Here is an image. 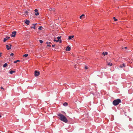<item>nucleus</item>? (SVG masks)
Segmentation results:
<instances>
[{
  "mask_svg": "<svg viewBox=\"0 0 133 133\" xmlns=\"http://www.w3.org/2000/svg\"><path fill=\"white\" fill-rule=\"evenodd\" d=\"M46 44H48V42H47L46 43Z\"/></svg>",
  "mask_w": 133,
  "mask_h": 133,
  "instance_id": "obj_38",
  "label": "nucleus"
},
{
  "mask_svg": "<svg viewBox=\"0 0 133 133\" xmlns=\"http://www.w3.org/2000/svg\"><path fill=\"white\" fill-rule=\"evenodd\" d=\"M2 53L1 52L0 53V57H1L2 56Z\"/></svg>",
  "mask_w": 133,
  "mask_h": 133,
  "instance_id": "obj_32",
  "label": "nucleus"
},
{
  "mask_svg": "<svg viewBox=\"0 0 133 133\" xmlns=\"http://www.w3.org/2000/svg\"><path fill=\"white\" fill-rule=\"evenodd\" d=\"M28 54H25L23 55V57H26L28 56Z\"/></svg>",
  "mask_w": 133,
  "mask_h": 133,
  "instance_id": "obj_21",
  "label": "nucleus"
},
{
  "mask_svg": "<svg viewBox=\"0 0 133 133\" xmlns=\"http://www.w3.org/2000/svg\"><path fill=\"white\" fill-rule=\"evenodd\" d=\"M55 46V44H54V45H52V47H54Z\"/></svg>",
  "mask_w": 133,
  "mask_h": 133,
  "instance_id": "obj_34",
  "label": "nucleus"
},
{
  "mask_svg": "<svg viewBox=\"0 0 133 133\" xmlns=\"http://www.w3.org/2000/svg\"><path fill=\"white\" fill-rule=\"evenodd\" d=\"M108 65L109 66H111L112 65V63H110H110H109L108 64Z\"/></svg>",
  "mask_w": 133,
  "mask_h": 133,
  "instance_id": "obj_22",
  "label": "nucleus"
},
{
  "mask_svg": "<svg viewBox=\"0 0 133 133\" xmlns=\"http://www.w3.org/2000/svg\"><path fill=\"white\" fill-rule=\"evenodd\" d=\"M71 49V48L68 46L66 48V51H70Z\"/></svg>",
  "mask_w": 133,
  "mask_h": 133,
  "instance_id": "obj_8",
  "label": "nucleus"
},
{
  "mask_svg": "<svg viewBox=\"0 0 133 133\" xmlns=\"http://www.w3.org/2000/svg\"><path fill=\"white\" fill-rule=\"evenodd\" d=\"M1 117V116L0 115V118Z\"/></svg>",
  "mask_w": 133,
  "mask_h": 133,
  "instance_id": "obj_40",
  "label": "nucleus"
},
{
  "mask_svg": "<svg viewBox=\"0 0 133 133\" xmlns=\"http://www.w3.org/2000/svg\"><path fill=\"white\" fill-rule=\"evenodd\" d=\"M113 18L114 19V20L115 21H117V19L115 17H113Z\"/></svg>",
  "mask_w": 133,
  "mask_h": 133,
  "instance_id": "obj_23",
  "label": "nucleus"
},
{
  "mask_svg": "<svg viewBox=\"0 0 133 133\" xmlns=\"http://www.w3.org/2000/svg\"><path fill=\"white\" fill-rule=\"evenodd\" d=\"M42 28L43 27L42 26H40L39 27L38 29L39 30H41Z\"/></svg>",
  "mask_w": 133,
  "mask_h": 133,
  "instance_id": "obj_25",
  "label": "nucleus"
},
{
  "mask_svg": "<svg viewBox=\"0 0 133 133\" xmlns=\"http://www.w3.org/2000/svg\"><path fill=\"white\" fill-rule=\"evenodd\" d=\"M39 14V13L38 12H37L36 13L35 15L36 16H37Z\"/></svg>",
  "mask_w": 133,
  "mask_h": 133,
  "instance_id": "obj_24",
  "label": "nucleus"
},
{
  "mask_svg": "<svg viewBox=\"0 0 133 133\" xmlns=\"http://www.w3.org/2000/svg\"><path fill=\"white\" fill-rule=\"evenodd\" d=\"M36 24H37L36 23V24H32V25H34V26H31L30 27V28H31V29L33 28L34 29H35V25H36Z\"/></svg>",
  "mask_w": 133,
  "mask_h": 133,
  "instance_id": "obj_9",
  "label": "nucleus"
},
{
  "mask_svg": "<svg viewBox=\"0 0 133 133\" xmlns=\"http://www.w3.org/2000/svg\"><path fill=\"white\" fill-rule=\"evenodd\" d=\"M74 35H72L71 36H69L68 39V40H70L72 39V38H73L74 37Z\"/></svg>",
  "mask_w": 133,
  "mask_h": 133,
  "instance_id": "obj_11",
  "label": "nucleus"
},
{
  "mask_svg": "<svg viewBox=\"0 0 133 133\" xmlns=\"http://www.w3.org/2000/svg\"><path fill=\"white\" fill-rule=\"evenodd\" d=\"M8 65V64L6 63H5L3 65V67H6V66H7Z\"/></svg>",
  "mask_w": 133,
  "mask_h": 133,
  "instance_id": "obj_16",
  "label": "nucleus"
},
{
  "mask_svg": "<svg viewBox=\"0 0 133 133\" xmlns=\"http://www.w3.org/2000/svg\"><path fill=\"white\" fill-rule=\"evenodd\" d=\"M129 128L131 129V130L133 131V126H132L129 125Z\"/></svg>",
  "mask_w": 133,
  "mask_h": 133,
  "instance_id": "obj_13",
  "label": "nucleus"
},
{
  "mask_svg": "<svg viewBox=\"0 0 133 133\" xmlns=\"http://www.w3.org/2000/svg\"><path fill=\"white\" fill-rule=\"evenodd\" d=\"M20 62V61L19 60H17L15 61H14V63H16L17 62Z\"/></svg>",
  "mask_w": 133,
  "mask_h": 133,
  "instance_id": "obj_19",
  "label": "nucleus"
},
{
  "mask_svg": "<svg viewBox=\"0 0 133 133\" xmlns=\"http://www.w3.org/2000/svg\"><path fill=\"white\" fill-rule=\"evenodd\" d=\"M129 120L130 121H131V118H129Z\"/></svg>",
  "mask_w": 133,
  "mask_h": 133,
  "instance_id": "obj_36",
  "label": "nucleus"
},
{
  "mask_svg": "<svg viewBox=\"0 0 133 133\" xmlns=\"http://www.w3.org/2000/svg\"><path fill=\"white\" fill-rule=\"evenodd\" d=\"M51 43V42H48V44H49L50 45Z\"/></svg>",
  "mask_w": 133,
  "mask_h": 133,
  "instance_id": "obj_37",
  "label": "nucleus"
},
{
  "mask_svg": "<svg viewBox=\"0 0 133 133\" xmlns=\"http://www.w3.org/2000/svg\"><path fill=\"white\" fill-rule=\"evenodd\" d=\"M85 15L84 14H83L80 16L79 17L81 19L84 18L85 17Z\"/></svg>",
  "mask_w": 133,
  "mask_h": 133,
  "instance_id": "obj_14",
  "label": "nucleus"
},
{
  "mask_svg": "<svg viewBox=\"0 0 133 133\" xmlns=\"http://www.w3.org/2000/svg\"><path fill=\"white\" fill-rule=\"evenodd\" d=\"M9 45L10 46L8 45H6V48L8 50H9L11 49V46H12V45L11 44H9Z\"/></svg>",
  "mask_w": 133,
  "mask_h": 133,
  "instance_id": "obj_4",
  "label": "nucleus"
},
{
  "mask_svg": "<svg viewBox=\"0 0 133 133\" xmlns=\"http://www.w3.org/2000/svg\"><path fill=\"white\" fill-rule=\"evenodd\" d=\"M40 72L39 71H35V76L36 77L37 76L39 75Z\"/></svg>",
  "mask_w": 133,
  "mask_h": 133,
  "instance_id": "obj_3",
  "label": "nucleus"
},
{
  "mask_svg": "<svg viewBox=\"0 0 133 133\" xmlns=\"http://www.w3.org/2000/svg\"><path fill=\"white\" fill-rule=\"evenodd\" d=\"M1 89H3L4 90V89L3 87H1Z\"/></svg>",
  "mask_w": 133,
  "mask_h": 133,
  "instance_id": "obj_33",
  "label": "nucleus"
},
{
  "mask_svg": "<svg viewBox=\"0 0 133 133\" xmlns=\"http://www.w3.org/2000/svg\"><path fill=\"white\" fill-rule=\"evenodd\" d=\"M57 115L58 116L57 117L59 119L65 123H67L68 120L66 117L64 115L61 113L58 114Z\"/></svg>",
  "mask_w": 133,
  "mask_h": 133,
  "instance_id": "obj_1",
  "label": "nucleus"
},
{
  "mask_svg": "<svg viewBox=\"0 0 133 133\" xmlns=\"http://www.w3.org/2000/svg\"><path fill=\"white\" fill-rule=\"evenodd\" d=\"M47 46H48L49 47H51V45L49 44V45H47Z\"/></svg>",
  "mask_w": 133,
  "mask_h": 133,
  "instance_id": "obj_30",
  "label": "nucleus"
},
{
  "mask_svg": "<svg viewBox=\"0 0 133 133\" xmlns=\"http://www.w3.org/2000/svg\"><path fill=\"white\" fill-rule=\"evenodd\" d=\"M125 49H127V48L126 47H125Z\"/></svg>",
  "mask_w": 133,
  "mask_h": 133,
  "instance_id": "obj_39",
  "label": "nucleus"
},
{
  "mask_svg": "<svg viewBox=\"0 0 133 133\" xmlns=\"http://www.w3.org/2000/svg\"><path fill=\"white\" fill-rule=\"evenodd\" d=\"M59 41V43H62V40L61 39Z\"/></svg>",
  "mask_w": 133,
  "mask_h": 133,
  "instance_id": "obj_29",
  "label": "nucleus"
},
{
  "mask_svg": "<svg viewBox=\"0 0 133 133\" xmlns=\"http://www.w3.org/2000/svg\"><path fill=\"white\" fill-rule=\"evenodd\" d=\"M14 55V54L13 53H11L10 54L11 56H13Z\"/></svg>",
  "mask_w": 133,
  "mask_h": 133,
  "instance_id": "obj_28",
  "label": "nucleus"
},
{
  "mask_svg": "<svg viewBox=\"0 0 133 133\" xmlns=\"http://www.w3.org/2000/svg\"><path fill=\"white\" fill-rule=\"evenodd\" d=\"M61 36H58L57 37V38L58 40H56V42H59V41L61 39Z\"/></svg>",
  "mask_w": 133,
  "mask_h": 133,
  "instance_id": "obj_12",
  "label": "nucleus"
},
{
  "mask_svg": "<svg viewBox=\"0 0 133 133\" xmlns=\"http://www.w3.org/2000/svg\"><path fill=\"white\" fill-rule=\"evenodd\" d=\"M121 102V100L119 99H117L114 100L112 102V104L114 106H116Z\"/></svg>",
  "mask_w": 133,
  "mask_h": 133,
  "instance_id": "obj_2",
  "label": "nucleus"
},
{
  "mask_svg": "<svg viewBox=\"0 0 133 133\" xmlns=\"http://www.w3.org/2000/svg\"><path fill=\"white\" fill-rule=\"evenodd\" d=\"M39 42L40 43H42L43 42V41L42 40H39Z\"/></svg>",
  "mask_w": 133,
  "mask_h": 133,
  "instance_id": "obj_26",
  "label": "nucleus"
},
{
  "mask_svg": "<svg viewBox=\"0 0 133 133\" xmlns=\"http://www.w3.org/2000/svg\"><path fill=\"white\" fill-rule=\"evenodd\" d=\"M15 71L14 70H10V73L11 74H12L13 73H15Z\"/></svg>",
  "mask_w": 133,
  "mask_h": 133,
  "instance_id": "obj_15",
  "label": "nucleus"
},
{
  "mask_svg": "<svg viewBox=\"0 0 133 133\" xmlns=\"http://www.w3.org/2000/svg\"><path fill=\"white\" fill-rule=\"evenodd\" d=\"M54 41L55 42H56V40L55 39H54Z\"/></svg>",
  "mask_w": 133,
  "mask_h": 133,
  "instance_id": "obj_35",
  "label": "nucleus"
},
{
  "mask_svg": "<svg viewBox=\"0 0 133 133\" xmlns=\"http://www.w3.org/2000/svg\"><path fill=\"white\" fill-rule=\"evenodd\" d=\"M85 69H88V68L87 67V66H85L84 68Z\"/></svg>",
  "mask_w": 133,
  "mask_h": 133,
  "instance_id": "obj_31",
  "label": "nucleus"
},
{
  "mask_svg": "<svg viewBox=\"0 0 133 133\" xmlns=\"http://www.w3.org/2000/svg\"><path fill=\"white\" fill-rule=\"evenodd\" d=\"M34 11L35 12H37L38 11V10L37 9H35V10Z\"/></svg>",
  "mask_w": 133,
  "mask_h": 133,
  "instance_id": "obj_27",
  "label": "nucleus"
},
{
  "mask_svg": "<svg viewBox=\"0 0 133 133\" xmlns=\"http://www.w3.org/2000/svg\"><path fill=\"white\" fill-rule=\"evenodd\" d=\"M25 13L24 14V15H27L28 12V11H26L25 12Z\"/></svg>",
  "mask_w": 133,
  "mask_h": 133,
  "instance_id": "obj_20",
  "label": "nucleus"
},
{
  "mask_svg": "<svg viewBox=\"0 0 133 133\" xmlns=\"http://www.w3.org/2000/svg\"><path fill=\"white\" fill-rule=\"evenodd\" d=\"M25 23L27 25H29L30 23V21L29 20L26 19L25 20Z\"/></svg>",
  "mask_w": 133,
  "mask_h": 133,
  "instance_id": "obj_7",
  "label": "nucleus"
},
{
  "mask_svg": "<svg viewBox=\"0 0 133 133\" xmlns=\"http://www.w3.org/2000/svg\"><path fill=\"white\" fill-rule=\"evenodd\" d=\"M63 105L65 106H66L68 105V104L67 102H65L63 104Z\"/></svg>",
  "mask_w": 133,
  "mask_h": 133,
  "instance_id": "obj_17",
  "label": "nucleus"
},
{
  "mask_svg": "<svg viewBox=\"0 0 133 133\" xmlns=\"http://www.w3.org/2000/svg\"><path fill=\"white\" fill-rule=\"evenodd\" d=\"M10 38V37L6 36V37L5 38H4V39L3 40V41L4 42H6L8 39Z\"/></svg>",
  "mask_w": 133,
  "mask_h": 133,
  "instance_id": "obj_6",
  "label": "nucleus"
},
{
  "mask_svg": "<svg viewBox=\"0 0 133 133\" xmlns=\"http://www.w3.org/2000/svg\"><path fill=\"white\" fill-rule=\"evenodd\" d=\"M16 32V31L12 32L11 36L12 37H14L15 36Z\"/></svg>",
  "mask_w": 133,
  "mask_h": 133,
  "instance_id": "obj_5",
  "label": "nucleus"
},
{
  "mask_svg": "<svg viewBox=\"0 0 133 133\" xmlns=\"http://www.w3.org/2000/svg\"><path fill=\"white\" fill-rule=\"evenodd\" d=\"M125 64L124 63H123L122 64H120L119 65V67L121 68H122L123 67H125Z\"/></svg>",
  "mask_w": 133,
  "mask_h": 133,
  "instance_id": "obj_10",
  "label": "nucleus"
},
{
  "mask_svg": "<svg viewBox=\"0 0 133 133\" xmlns=\"http://www.w3.org/2000/svg\"><path fill=\"white\" fill-rule=\"evenodd\" d=\"M107 54L108 52H105V53L104 52L102 53V54L104 56H105V55H107Z\"/></svg>",
  "mask_w": 133,
  "mask_h": 133,
  "instance_id": "obj_18",
  "label": "nucleus"
}]
</instances>
